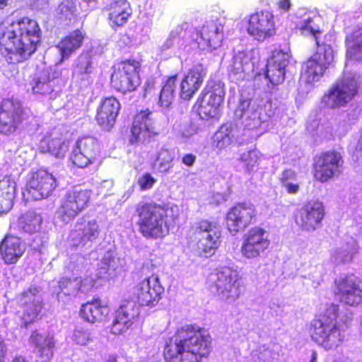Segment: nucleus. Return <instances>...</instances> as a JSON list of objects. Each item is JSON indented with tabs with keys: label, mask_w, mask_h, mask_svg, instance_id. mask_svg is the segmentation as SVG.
I'll list each match as a JSON object with an SVG mask.
<instances>
[{
	"label": "nucleus",
	"mask_w": 362,
	"mask_h": 362,
	"mask_svg": "<svg viewBox=\"0 0 362 362\" xmlns=\"http://www.w3.org/2000/svg\"><path fill=\"white\" fill-rule=\"evenodd\" d=\"M139 314V308L135 302L124 300L115 313L109 326L110 332L114 335L124 334L132 328Z\"/></svg>",
	"instance_id": "nucleus-23"
},
{
	"label": "nucleus",
	"mask_w": 362,
	"mask_h": 362,
	"mask_svg": "<svg viewBox=\"0 0 362 362\" xmlns=\"http://www.w3.org/2000/svg\"><path fill=\"white\" fill-rule=\"evenodd\" d=\"M212 351V339L204 327L196 324L178 328L164 344L165 362H203Z\"/></svg>",
	"instance_id": "nucleus-1"
},
{
	"label": "nucleus",
	"mask_w": 362,
	"mask_h": 362,
	"mask_svg": "<svg viewBox=\"0 0 362 362\" xmlns=\"http://www.w3.org/2000/svg\"><path fill=\"white\" fill-rule=\"evenodd\" d=\"M238 128L232 124H223L215 134V147L222 151L238 141Z\"/></svg>",
	"instance_id": "nucleus-38"
},
{
	"label": "nucleus",
	"mask_w": 362,
	"mask_h": 362,
	"mask_svg": "<svg viewBox=\"0 0 362 362\" xmlns=\"http://www.w3.org/2000/svg\"><path fill=\"white\" fill-rule=\"evenodd\" d=\"M279 183L289 194H296L300 190V185L297 182V174L291 169H285L279 177Z\"/></svg>",
	"instance_id": "nucleus-41"
},
{
	"label": "nucleus",
	"mask_w": 362,
	"mask_h": 362,
	"mask_svg": "<svg viewBox=\"0 0 362 362\" xmlns=\"http://www.w3.org/2000/svg\"><path fill=\"white\" fill-rule=\"evenodd\" d=\"M9 0H0V9H4L8 5Z\"/></svg>",
	"instance_id": "nucleus-60"
},
{
	"label": "nucleus",
	"mask_w": 362,
	"mask_h": 362,
	"mask_svg": "<svg viewBox=\"0 0 362 362\" xmlns=\"http://www.w3.org/2000/svg\"><path fill=\"white\" fill-rule=\"evenodd\" d=\"M358 252V246L356 243L347 245L346 247L336 257V262L338 264H349L352 262Z\"/></svg>",
	"instance_id": "nucleus-48"
},
{
	"label": "nucleus",
	"mask_w": 362,
	"mask_h": 362,
	"mask_svg": "<svg viewBox=\"0 0 362 362\" xmlns=\"http://www.w3.org/2000/svg\"><path fill=\"white\" fill-rule=\"evenodd\" d=\"M42 30L38 22L23 16L0 26V46L9 54L17 55L23 62L34 54L41 42Z\"/></svg>",
	"instance_id": "nucleus-2"
},
{
	"label": "nucleus",
	"mask_w": 362,
	"mask_h": 362,
	"mask_svg": "<svg viewBox=\"0 0 362 362\" xmlns=\"http://www.w3.org/2000/svg\"><path fill=\"white\" fill-rule=\"evenodd\" d=\"M93 192L81 185H74L65 192L56 210L57 218L67 224L85 211L91 204Z\"/></svg>",
	"instance_id": "nucleus-5"
},
{
	"label": "nucleus",
	"mask_w": 362,
	"mask_h": 362,
	"mask_svg": "<svg viewBox=\"0 0 362 362\" xmlns=\"http://www.w3.org/2000/svg\"><path fill=\"white\" fill-rule=\"evenodd\" d=\"M178 81V74L166 76L163 81L159 93L155 98L158 105L163 109L170 107L175 100V92Z\"/></svg>",
	"instance_id": "nucleus-35"
},
{
	"label": "nucleus",
	"mask_w": 362,
	"mask_h": 362,
	"mask_svg": "<svg viewBox=\"0 0 362 362\" xmlns=\"http://www.w3.org/2000/svg\"><path fill=\"white\" fill-rule=\"evenodd\" d=\"M16 197V182L11 175L0 180V214L8 213L13 206Z\"/></svg>",
	"instance_id": "nucleus-36"
},
{
	"label": "nucleus",
	"mask_w": 362,
	"mask_h": 362,
	"mask_svg": "<svg viewBox=\"0 0 362 362\" xmlns=\"http://www.w3.org/2000/svg\"><path fill=\"white\" fill-rule=\"evenodd\" d=\"M156 87L153 79H147L143 87V98L151 100L156 95Z\"/></svg>",
	"instance_id": "nucleus-54"
},
{
	"label": "nucleus",
	"mask_w": 362,
	"mask_h": 362,
	"mask_svg": "<svg viewBox=\"0 0 362 362\" xmlns=\"http://www.w3.org/2000/svg\"><path fill=\"white\" fill-rule=\"evenodd\" d=\"M76 148L89 156H94L96 159L100 150V144L94 136H82L78 139Z\"/></svg>",
	"instance_id": "nucleus-43"
},
{
	"label": "nucleus",
	"mask_w": 362,
	"mask_h": 362,
	"mask_svg": "<svg viewBox=\"0 0 362 362\" xmlns=\"http://www.w3.org/2000/svg\"><path fill=\"white\" fill-rule=\"evenodd\" d=\"M134 215L138 232L146 240L163 239L179 220L177 206L153 201L138 203Z\"/></svg>",
	"instance_id": "nucleus-3"
},
{
	"label": "nucleus",
	"mask_w": 362,
	"mask_h": 362,
	"mask_svg": "<svg viewBox=\"0 0 362 362\" xmlns=\"http://www.w3.org/2000/svg\"><path fill=\"white\" fill-rule=\"evenodd\" d=\"M288 58L289 56L287 52L281 49H274L272 52L271 59L267 64H274L286 69L288 63Z\"/></svg>",
	"instance_id": "nucleus-52"
},
{
	"label": "nucleus",
	"mask_w": 362,
	"mask_h": 362,
	"mask_svg": "<svg viewBox=\"0 0 362 362\" xmlns=\"http://www.w3.org/2000/svg\"><path fill=\"white\" fill-rule=\"evenodd\" d=\"M8 362H29V361L22 355H16Z\"/></svg>",
	"instance_id": "nucleus-59"
},
{
	"label": "nucleus",
	"mask_w": 362,
	"mask_h": 362,
	"mask_svg": "<svg viewBox=\"0 0 362 362\" xmlns=\"http://www.w3.org/2000/svg\"><path fill=\"white\" fill-rule=\"evenodd\" d=\"M73 339L76 344L81 346H86L93 340V337L88 329L78 327L74 331Z\"/></svg>",
	"instance_id": "nucleus-50"
},
{
	"label": "nucleus",
	"mask_w": 362,
	"mask_h": 362,
	"mask_svg": "<svg viewBox=\"0 0 362 362\" xmlns=\"http://www.w3.org/2000/svg\"><path fill=\"white\" fill-rule=\"evenodd\" d=\"M141 62L135 59L122 60L112 66L110 86L122 95L132 93L140 86Z\"/></svg>",
	"instance_id": "nucleus-7"
},
{
	"label": "nucleus",
	"mask_w": 362,
	"mask_h": 362,
	"mask_svg": "<svg viewBox=\"0 0 362 362\" xmlns=\"http://www.w3.org/2000/svg\"><path fill=\"white\" fill-rule=\"evenodd\" d=\"M100 232L99 225L95 220L81 218L77 221L74 229L70 231L69 238L75 245H85L88 242L95 240Z\"/></svg>",
	"instance_id": "nucleus-30"
},
{
	"label": "nucleus",
	"mask_w": 362,
	"mask_h": 362,
	"mask_svg": "<svg viewBox=\"0 0 362 362\" xmlns=\"http://www.w3.org/2000/svg\"><path fill=\"white\" fill-rule=\"evenodd\" d=\"M92 71V62L90 60H86L84 62H80L76 66V74L83 78L85 76L89 75Z\"/></svg>",
	"instance_id": "nucleus-55"
},
{
	"label": "nucleus",
	"mask_w": 362,
	"mask_h": 362,
	"mask_svg": "<svg viewBox=\"0 0 362 362\" xmlns=\"http://www.w3.org/2000/svg\"><path fill=\"white\" fill-rule=\"evenodd\" d=\"M61 79L55 71L50 69H43L30 82L34 93L39 95H49L53 92L60 90Z\"/></svg>",
	"instance_id": "nucleus-31"
},
{
	"label": "nucleus",
	"mask_w": 362,
	"mask_h": 362,
	"mask_svg": "<svg viewBox=\"0 0 362 362\" xmlns=\"http://www.w3.org/2000/svg\"><path fill=\"white\" fill-rule=\"evenodd\" d=\"M83 280L80 276L62 277L58 282L59 288L64 295L71 296L77 293L82 288Z\"/></svg>",
	"instance_id": "nucleus-42"
},
{
	"label": "nucleus",
	"mask_w": 362,
	"mask_h": 362,
	"mask_svg": "<svg viewBox=\"0 0 362 362\" xmlns=\"http://www.w3.org/2000/svg\"><path fill=\"white\" fill-rule=\"evenodd\" d=\"M8 349L3 339L0 338V362H4L7 356Z\"/></svg>",
	"instance_id": "nucleus-57"
},
{
	"label": "nucleus",
	"mask_w": 362,
	"mask_h": 362,
	"mask_svg": "<svg viewBox=\"0 0 362 362\" xmlns=\"http://www.w3.org/2000/svg\"><path fill=\"white\" fill-rule=\"evenodd\" d=\"M37 293V288H29L18 297L22 309L18 312V325L21 328L27 329L41 320L44 315V303L38 299Z\"/></svg>",
	"instance_id": "nucleus-14"
},
{
	"label": "nucleus",
	"mask_w": 362,
	"mask_h": 362,
	"mask_svg": "<svg viewBox=\"0 0 362 362\" xmlns=\"http://www.w3.org/2000/svg\"><path fill=\"white\" fill-rule=\"evenodd\" d=\"M104 362H117V357L116 356H110Z\"/></svg>",
	"instance_id": "nucleus-62"
},
{
	"label": "nucleus",
	"mask_w": 362,
	"mask_h": 362,
	"mask_svg": "<svg viewBox=\"0 0 362 362\" xmlns=\"http://www.w3.org/2000/svg\"><path fill=\"white\" fill-rule=\"evenodd\" d=\"M206 74L207 69L200 63L189 69L179 84L180 98L185 101L193 98L202 86Z\"/></svg>",
	"instance_id": "nucleus-24"
},
{
	"label": "nucleus",
	"mask_w": 362,
	"mask_h": 362,
	"mask_svg": "<svg viewBox=\"0 0 362 362\" xmlns=\"http://www.w3.org/2000/svg\"><path fill=\"white\" fill-rule=\"evenodd\" d=\"M191 238L196 242L197 252L204 256L213 255L221 243V230L217 222L200 219L191 227Z\"/></svg>",
	"instance_id": "nucleus-8"
},
{
	"label": "nucleus",
	"mask_w": 362,
	"mask_h": 362,
	"mask_svg": "<svg viewBox=\"0 0 362 362\" xmlns=\"http://www.w3.org/2000/svg\"><path fill=\"white\" fill-rule=\"evenodd\" d=\"M312 22L313 19L310 18L305 20L300 25L299 30L303 35H311L315 38L316 46L318 47L322 45L320 43L319 35L322 34V30L318 25L313 26L311 24Z\"/></svg>",
	"instance_id": "nucleus-49"
},
{
	"label": "nucleus",
	"mask_w": 362,
	"mask_h": 362,
	"mask_svg": "<svg viewBox=\"0 0 362 362\" xmlns=\"http://www.w3.org/2000/svg\"><path fill=\"white\" fill-rule=\"evenodd\" d=\"M156 182V180L149 173H144L138 180L140 191H146L151 189Z\"/></svg>",
	"instance_id": "nucleus-53"
},
{
	"label": "nucleus",
	"mask_w": 362,
	"mask_h": 362,
	"mask_svg": "<svg viewBox=\"0 0 362 362\" xmlns=\"http://www.w3.org/2000/svg\"><path fill=\"white\" fill-rule=\"evenodd\" d=\"M120 109L119 100L114 96L105 98L97 110L95 120L105 130H110L116 122Z\"/></svg>",
	"instance_id": "nucleus-29"
},
{
	"label": "nucleus",
	"mask_w": 362,
	"mask_h": 362,
	"mask_svg": "<svg viewBox=\"0 0 362 362\" xmlns=\"http://www.w3.org/2000/svg\"><path fill=\"white\" fill-rule=\"evenodd\" d=\"M57 18L66 24H72L78 20V12L74 0H63L57 8Z\"/></svg>",
	"instance_id": "nucleus-40"
},
{
	"label": "nucleus",
	"mask_w": 362,
	"mask_h": 362,
	"mask_svg": "<svg viewBox=\"0 0 362 362\" xmlns=\"http://www.w3.org/2000/svg\"><path fill=\"white\" fill-rule=\"evenodd\" d=\"M38 149L42 153H48L55 158H63L66 151V146L61 138L48 133L40 139Z\"/></svg>",
	"instance_id": "nucleus-39"
},
{
	"label": "nucleus",
	"mask_w": 362,
	"mask_h": 362,
	"mask_svg": "<svg viewBox=\"0 0 362 362\" xmlns=\"http://www.w3.org/2000/svg\"><path fill=\"white\" fill-rule=\"evenodd\" d=\"M277 5L279 8L288 11L291 6V0H279Z\"/></svg>",
	"instance_id": "nucleus-58"
},
{
	"label": "nucleus",
	"mask_w": 362,
	"mask_h": 362,
	"mask_svg": "<svg viewBox=\"0 0 362 362\" xmlns=\"http://www.w3.org/2000/svg\"><path fill=\"white\" fill-rule=\"evenodd\" d=\"M70 159L72 164L79 168H86L95 160L94 156H89L76 148L74 150Z\"/></svg>",
	"instance_id": "nucleus-47"
},
{
	"label": "nucleus",
	"mask_w": 362,
	"mask_h": 362,
	"mask_svg": "<svg viewBox=\"0 0 362 362\" xmlns=\"http://www.w3.org/2000/svg\"><path fill=\"white\" fill-rule=\"evenodd\" d=\"M57 185V179L51 173L39 168L30 172L23 194L28 199L40 200L49 197Z\"/></svg>",
	"instance_id": "nucleus-12"
},
{
	"label": "nucleus",
	"mask_w": 362,
	"mask_h": 362,
	"mask_svg": "<svg viewBox=\"0 0 362 362\" xmlns=\"http://www.w3.org/2000/svg\"><path fill=\"white\" fill-rule=\"evenodd\" d=\"M86 33L81 29H76L64 36L56 45L60 54V62L68 59L83 45Z\"/></svg>",
	"instance_id": "nucleus-32"
},
{
	"label": "nucleus",
	"mask_w": 362,
	"mask_h": 362,
	"mask_svg": "<svg viewBox=\"0 0 362 362\" xmlns=\"http://www.w3.org/2000/svg\"><path fill=\"white\" fill-rule=\"evenodd\" d=\"M163 293L164 287L161 285L159 276L153 274L135 285L133 296L136 304L153 307L158 303Z\"/></svg>",
	"instance_id": "nucleus-17"
},
{
	"label": "nucleus",
	"mask_w": 362,
	"mask_h": 362,
	"mask_svg": "<svg viewBox=\"0 0 362 362\" xmlns=\"http://www.w3.org/2000/svg\"><path fill=\"white\" fill-rule=\"evenodd\" d=\"M334 60L332 46L322 43L317 47L315 52L305 61L301 66V78L308 84L313 85L325 75Z\"/></svg>",
	"instance_id": "nucleus-9"
},
{
	"label": "nucleus",
	"mask_w": 362,
	"mask_h": 362,
	"mask_svg": "<svg viewBox=\"0 0 362 362\" xmlns=\"http://www.w3.org/2000/svg\"><path fill=\"white\" fill-rule=\"evenodd\" d=\"M107 306L104 304L99 297L83 303L79 310V315L85 321L95 323L101 321L106 315Z\"/></svg>",
	"instance_id": "nucleus-33"
},
{
	"label": "nucleus",
	"mask_w": 362,
	"mask_h": 362,
	"mask_svg": "<svg viewBox=\"0 0 362 362\" xmlns=\"http://www.w3.org/2000/svg\"><path fill=\"white\" fill-rule=\"evenodd\" d=\"M25 252V247L20 238L6 234L0 241V257L6 265L17 264Z\"/></svg>",
	"instance_id": "nucleus-27"
},
{
	"label": "nucleus",
	"mask_w": 362,
	"mask_h": 362,
	"mask_svg": "<svg viewBox=\"0 0 362 362\" xmlns=\"http://www.w3.org/2000/svg\"><path fill=\"white\" fill-rule=\"evenodd\" d=\"M359 85L354 77L343 76L322 97V104L329 109L346 106L358 95Z\"/></svg>",
	"instance_id": "nucleus-10"
},
{
	"label": "nucleus",
	"mask_w": 362,
	"mask_h": 362,
	"mask_svg": "<svg viewBox=\"0 0 362 362\" xmlns=\"http://www.w3.org/2000/svg\"><path fill=\"white\" fill-rule=\"evenodd\" d=\"M194 30V28H191L187 23L179 24L170 31L168 39L171 42H177V44H180L181 42H186L188 40L187 45L192 46L190 43L189 35L190 33Z\"/></svg>",
	"instance_id": "nucleus-44"
},
{
	"label": "nucleus",
	"mask_w": 362,
	"mask_h": 362,
	"mask_svg": "<svg viewBox=\"0 0 362 362\" xmlns=\"http://www.w3.org/2000/svg\"><path fill=\"white\" fill-rule=\"evenodd\" d=\"M325 214L322 202L308 200L295 211L293 219L302 230L312 232L321 226Z\"/></svg>",
	"instance_id": "nucleus-16"
},
{
	"label": "nucleus",
	"mask_w": 362,
	"mask_h": 362,
	"mask_svg": "<svg viewBox=\"0 0 362 362\" xmlns=\"http://www.w3.org/2000/svg\"><path fill=\"white\" fill-rule=\"evenodd\" d=\"M257 219V211L253 204L239 202L235 204L226 214V225L230 232L238 233L245 230Z\"/></svg>",
	"instance_id": "nucleus-22"
},
{
	"label": "nucleus",
	"mask_w": 362,
	"mask_h": 362,
	"mask_svg": "<svg viewBox=\"0 0 362 362\" xmlns=\"http://www.w3.org/2000/svg\"><path fill=\"white\" fill-rule=\"evenodd\" d=\"M173 160V153L168 149L162 148L158 153L154 166L159 172L166 173L172 169Z\"/></svg>",
	"instance_id": "nucleus-45"
},
{
	"label": "nucleus",
	"mask_w": 362,
	"mask_h": 362,
	"mask_svg": "<svg viewBox=\"0 0 362 362\" xmlns=\"http://www.w3.org/2000/svg\"><path fill=\"white\" fill-rule=\"evenodd\" d=\"M151 114L152 112L149 109L141 110L136 114L131 127L129 139L131 144L149 142L158 134L146 123Z\"/></svg>",
	"instance_id": "nucleus-25"
},
{
	"label": "nucleus",
	"mask_w": 362,
	"mask_h": 362,
	"mask_svg": "<svg viewBox=\"0 0 362 362\" xmlns=\"http://www.w3.org/2000/svg\"><path fill=\"white\" fill-rule=\"evenodd\" d=\"M248 34L258 41H264L276 34L274 16L269 11L262 10L250 14L246 28Z\"/></svg>",
	"instance_id": "nucleus-21"
},
{
	"label": "nucleus",
	"mask_w": 362,
	"mask_h": 362,
	"mask_svg": "<svg viewBox=\"0 0 362 362\" xmlns=\"http://www.w3.org/2000/svg\"><path fill=\"white\" fill-rule=\"evenodd\" d=\"M224 98V83L220 81L209 80L197 98L193 108L202 119L218 118Z\"/></svg>",
	"instance_id": "nucleus-6"
},
{
	"label": "nucleus",
	"mask_w": 362,
	"mask_h": 362,
	"mask_svg": "<svg viewBox=\"0 0 362 362\" xmlns=\"http://www.w3.org/2000/svg\"><path fill=\"white\" fill-rule=\"evenodd\" d=\"M317 361V353L315 351H313L311 354V359L310 362H316Z\"/></svg>",
	"instance_id": "nucleus-61"
},
{
	"label": "nucleus",
	"mask_w": 362,
	"mask_h": 362,
	"mask_svg": "<svg viewBox=\"0 0 362 362\" xmlns=\"http://www.w3.org/2000/svg\"><path fill=\"white\" fill-rule=\"evenodd\" d=\"M260 158V152L255 149L243 153L240 156V160L245 163L247 168H252L258 165Z\"/></svg>",
	"instance_id": "nucleus-51"
},
{
	"label": "nucleus",
	"mask_w": 362,
	"mask_h": 362,
	"mask_svg": "<svg viewBox=\"0 0 362 362\" xmlns=\"http://www.w3.org/2000/svg\"><path fill=\"white\" fill-rule=\"evenodd\" d=\"M361 280L354 274H347L334 281L333 294L339 301L350 307L362 304Z\"/></svg>",
	"instance_id": "nucleus-13"
},
{
	"label": "nucleus",
	"mask_w": 362,
	"mask_h": 362,
	"mask_svg": "<svg viewBox=\"0 0 362 362\" xmlns=\"http://www.w3.org/2000/svg\"><path fill=\"white\" fill-rule=\"evenodd\" d=\"M42 223V218L40 214L35 211L29 210L21 214L11 227L19 232L33 234L40 230Z\"/></svg>",
	"instance_id": "nucleus-34"
},
{
	"label": "nucleus",
	"mask_w": 362,
	"mask_h": 362,
	"mask_svg": "<svg viewBox=\"0 0 362 362\" xmlns=\"http://www.w3.org/2000/svg\"><path fill=\"white\" fill-rule=\"evenodd\" d=\"M265 76L273 86H278L284 81L285 68L267 64Z\"/></svg>",
	"instance_id": "nucleus-46"
},
{
	"label": "nucleus",
	"mask_w": 362,
	"mask_h": 362,
	"mask_svg": "<svg viewBox=\"0 0 362 362\" xmlns=\"http://www.w3.org/2000/svg\"><path fill=\"white\" fill-rule=\"evenodd\" d=\"M104 11L109 25L112 29L121 28L127 23L132 14V9L127 0H115L108 4Z\"/></svg>",
	"instance_id": "nucleus-28"
},
{
	"label": "nucleus",
	"mask_w": 362,
	"mask_h": 362,
	"mask_svg": "<svg viewBox=\"0 0 362 362\" xmlns=\"http://www.w3.org/2000/svg\"><path fill=\"white\" fill-rule=\"evenodd\" d=\"M339 306L330 303L325 311L310 323L308 333L312 340L326 350L337 348L344 340L339 325Z\"/></svg>",
	"instance_id": "nucleus-4"
},
{
	"label": "nucleus",
	"mask_w": 362,
	"mask_h": 362,
	"mask_svg": "<svg viewBox=\"0 0 362 362\" xmlns=\"http://www.w3.org/2000/svg\"><path fill=\"white\" fill-rule=\"evenodd\" d=\"M197 157L192 153H187L182 158V162L187 167H192L196 162Z\"/></svg>",
	"instance_id": "nucleus-56"
},
{
	"label": "nucleus",
	"mask_w": 362,
	"mask_h": 362,
	"mask_svg": "<svg viewBox=\"0 0 362 362\" xmlns=\"http://www.w3.org/2000/svg\"><path fill=\"white\" fill-rule=\"evenodd\" d=\"M223 25L216 21H210L203 25L202 29H194L190 33V43L192 47L201 50L216 49L223 40Z\"/></svg>",
	"instance_id": "nucleus-18"
},
{
	"label": "nucleus",
	"mask_w": 362,
	"mask_h": 362,
	"mask_svg": "<svg viewBox=\"0 0 362 362\" xmlns=\"http://www.w3.org/2000/svg\"><path fill=\"white\" fill-rule=\"evenodd\" d=\"M346 58L350 61H362V27L349 33L345 38Z\"/></svg>",
	"instance_id": "nucleus-37"
},
{
	"label": "nucleus",
	"mask_w": 362,
	"mask_h": 362,
	"mask_svg": "<svg viewBox=\"0 0 362 362\" xmlns=\"http://www.w3.org/2000/svg\"><path fill=\"white\" fill-rule=\"evenodd\" d=\"M239 274L236 270L223 267L211 275L212 285L217 293L226 300L234 301L240 297Z\"/></svg>",
	"instance_id": "nucleus-15"
},
{
	"label": "nucleus",
	"mask_w": 362,
	"mask_h": 362,
	"mask_svg": "<svg viewBox=\"0 0 362 362\" xmlns=\"http://www.w3.org/2000/svg\"><path fill=\"white\" fill-rule=\"evenodd\" d=\"M270 240L267 231L261 227L250 228L243 235L240 252L246 259L261 257L269 248Z\"/></svg>",
	"instance_id": "nucleus-20"
},
{
	"label": "nucleus",
	"mask_w": 362,
	"mask_h": 362,
	"mask_svg": "<svg viewBox=\"0 0 362 362\" xmlns=\"http://www.w3.org/2000/svg\"><path fill=\"white\" fill-rule=\"evenodd\" d=\"M344 158L336 150L322 151L313 158L312 175L313 179L321 183L327 182L341 173Z\"/></svg>",
	"instance_id": "nucleus-11"
},
{
	"label": "nucleus",
	"mask_w": 362,
	"mask_h": 362,
	"mask_svg": "<svg viewBox=\"0 0 362 362\" xmlns=\"http://www.w3.org/2000/svg\"><path fill=\"white\" fill-rule=\"evenodd\" d=\"M29 343L37 356L42 361H49L54 356L56 346L54 335L49 332H40L38 329L31 332Z\"/></svg>",
	"instance_id": "nucleus-26"
},
{
	"label": "nucleus",
	"mask_w": 362,
	"mask_h": 362,
	"mask_svg": "<svg viewBox=\"0 0 362 362\" xmlns=\"http://www.w3.org/2000/svg\"><path fill=\"white\" fill-rule=\"evenodd\" d=\"M23 115L24 111L18 103L4 98L0 102V134H14L24 120Z\"/></svg>",
	"instance_id": "nucleus-19"
}]
</instances>
